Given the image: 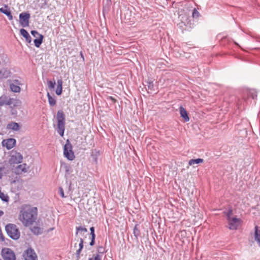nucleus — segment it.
<instances>
[{
  "mask_svg": "<svg viewBox=\"0 0 260 260\" xmlns=\"http://www.w3.org/2000/svg\"><path fill=\"white\" fill-rule=\"evenodd\" d=\"M37 216V207H31L29 205H24L21 207L18 218L22 224L27 227L36 222Z\"/></svg>",
  "mask_w": 260,
  "mask_h": 260,
  "instance_id": "1",
  "label": "nucleus"
},
{
  "mask_svg": "<svg viewBox=\"0 0 260 260\" xmlns=\"http://www.w3.org/2000/svg\"><path fill=\"white\" fill-rule=\"evenodd\" d=\"M56 118L57 120V132L61 137L63 136L65 129V115L61 110L57 111Z\"/></svg>",
  "mask_w": 260,
  "mask_h": 260,
  "instance_id": "2",
  "label": "nucleus"
},
{
  "mask_svg": "<svg viewBox=\"0 0 260 260\" xmlns=\"http://www.w3.org/2000/svg\"><path fill=\"white\" fill-rule=\"evenodd\" d=\"M8 235L12 239L18 240L20 236V233L17 225L13 223H9L5 226Z\"/></svg>",
  "mask_w": 260,
  "mask_h": 260,
  "instance_id": "3",
  "label": "nucleus"
},
{
  "mask_svg": "<svg viewBox=\"0 0 260 260\" xmlns=\"http://www.w3.org/2000/svg\"><path fill=\"white\" fill-rule=\"evenodd\" d=\"M63 155L69 160H73L75 158L73 151V147L69 140L66 141L63 147Z\"/></svg>",
  "mask_w": 260,
  "mask_h": 260,
  "instance_id": "4",
  "label": "nucleus"
},
{
  "mask_svg": "<svg viewBox=\"0 0 260 260\" xmlns=\"http://www.w3.org/2000/svg\"><path fill=\"white\" fill-rule=\"evenodd\" d=\"M23 160L22 155L17 151L13 150L10 153V158L9 162L10 165L18 164L22 162Z\"/></svg>",
  "mask_w": 260,
  "mask_h": 260,
  "instance_id": "5",
  "label": "nucleus"
},
{
  "mask_svg": "<svg viewBox=\"0 0 260 260\" xmlns=\"http://www.w3.org/2000/svg\"><path fill=\"white\" fill-rule=\"evenodd\" d=\"M23 180L19 176H16L15 179L11 182L12 188L14 191L21 190L23 187Z\"/></svg>",
  "mask_w": 260,
  "mask_h": 260,
  "instance_id": "6",
  "label": "nucleus"
},
{
  "mask_svg": "<svg viewBox=\"0 0 260 260\" xmlns=\"http://www.w3.org/2000/svg\"><path fill=\"white\" fill-rule=\"evenodd\" d=\"M2 256L4 260H16L15 253L11 249L9 248L2 249Z\"/></svg>",
  "mask_w": 260,
  "mask_h": 260,
  "instance_id": "7",
  "label": "nucleus"
},
{
  "mask_svg": "<svg viewBox=\"0 0 260 260\" xmlns=\"http://www.w3.org/2000/svg\"><path fill=\"white\" fill-rule=\"evenodd\" d=\"M23 256L24 257L25 260H38V257L36 252L31 247H29L27 249L23 254Z\"/></svg>",
  "mask_w": 260,
  "mask_h": 260,
  "instance_id": "8",
  "label": "nucleus"
},
{
  "mask_svg": "<svg viewBox=\"0 0 260 260\" xmlns=\"http://www.w3.org/2000/svg\"><path fill=\"white\" fill-rule=\"evenodd\" d=\"M30 14L28 13H21L19 14V22L23 27L28 26Z\"/></svg>",
  "mask_w": 260,
  "mask_h": 260,
  "instance_id": "9",
  "label": "nucleus"
},
{
  "mask_svg": "<svg viewBox=\"0 0 260 260\" xmlns=\"http://www.w3.org/2000/svg\"><path fill=\"white\" fill-rule=\"evenodd\" d=\"M241 220L236 217L228 220L229 229L231 230H236L241 223Z\"/></svg>",
  "mask_w": 260,
  "mask_h": 260,
  "instance_id": "10",
  "label": "nucleus"
},
{
  "mask_svg": "<svg viewBox=\"0 0 260 260\" xmlns=\"http://www.w3.org/2000/svg\"><path fill=\"white\" fill-rule=\"evenodd\" d=\"M16 143V140L14 138H9L3 140L2 141V145L6 147L8 150H10L13 148Z\"/></svg>",
  "mask_w": 260,
  "mask_h": 260,
  "instance_id": "11",
  "label": "nucleus"
},
{
  "mask_svg": "<svg viewBox=\"0 0 260 260\" xmlns=\"http://www.w3.org/2000/svg\"><path fill=\"white\" fill-rule=\"evenodd\" d=\"M21 103V102L19 100L16 98H11L9 96L6 105L9 106L11 108H13L20 106Z\"/></svg>",
  "mask_w": 260,
  "mask_h": 260,
  "instance_id": "12",
  "label": "nucleus"
},
{
  "mask_svg": "<svg viewBox=\"0 0 260 260\" xmlns=\"http://www.w3.org/2000/svg\"><path fill=\"white\" fill-rule=\"evenodd\" d=\"M28 168L29 167L27 166L26 164L19 165L17 167L15 168V173L17 175H20L22 174V173H26L28 171Z\"/></svg>",
  "mask_w": 260,
  "mask_h": 260,
  "instance_id": "13",
  "label": "nucleus"
},
{
  "mask_svg": "<svg viewBox=\"0 0 260 260\" xmlns=\"http://www.w3.org/2000/svg\"><path fill=\"white\" fill-rule=\"evenodd\" d=\"M180 27H182L183 25L191 28L192 27V23L191 19H190L187 16L182 17L181 22L179 23Z\"/></svg>",
  "mask_w": 260,
  "mask_h": 260,
  "instance_id": "14",
  "label": "nucleus"
},
{
  "mask_svg": "<svg viewBox=\"0 0 260 260\" xmlns=\"http://www.w3.org/2000/svg\"><path fill=\"white\" fill-rule=\"evenodd\" d=\"M6 128L8 130L17 132L20 130L21 126L16 122H11L7 125Z\"/></svg>",
  "mask_w": 260,
  "mask_h": 260,
  "instance_id": "15",
  "label": "nucleus"
},
{
  "mask_svg": "<svg viewBox=\"0 0 260 260\" xmlns=\"http://www.w3.org/2000/svg\"><path fill=\"white\" fill-rule=\"evenodd\" d=\"M0 12L5 14L10 20L13 19V16L8 5H5L4 7L1 8Z\"/></svg>",
  "mask_w": 260,
  "mask_h": 260,
  "instance_id": "16",
  "label": "nucleus"
},
{
  "mask_svg": "<svg viewBox=\"0 0 260 260\" xmlns=\"http://www.w3.org/2000/svg\"><path fill=\"white\" fill-rule=\"evenodd\" d=\"M179 111L180 116L183 119L184 121H188L189 120V117L185 109L182 106H181L179 107Z\"/></svg>",
  "mask_w": 260,
  "mask_h": 260,
  "instance_id": "17",
  "label": "nucleus"
},
{
  "mask_svg": "<svg viewBox=\"0 0 260 260\" xmlns=\"http://www.w3.org/2000/svg\"><path fill=\"white\" fill-rule=\"evenodd\" d=\"M79 249L76 251V256L77 258V260H78L80 257V254L83 248V244H84V240L82 238H80L79 240Z\"/></svg>",
  "mask_w": 260,
  "mask_h": 260,
  "instance_id": "18",
  "label": "nucleus"
},
{
  "mask_svg": "<svg viewBox=\"0 0 260 260\" xmlns=\"http://www.w3.org/2000/svg\"><path fill=\"white\" fill-rule=\"evenodd\" d=\"M254 239L260 246V229L257 225H255L254 227Z\"/></svg>",
  "mask_w": 260,
  "mask_h": 260,
  "instance_id": "19",
  "label": "nucleus"
},
{
  "mask_svg": "<svg viewBox=\"0 0 260 260\" xmlns=\"http://www.w3.org/2000/svg\"><path fill=\"white\" fill-rule=\"evenodd\" d=\"M21 35L25 38L26 41L28 43H30L31 41V38L28 32L24 28L20 29Z\"/></svg>",
  "mask_w": 260,
  "mask_h": 260,
  "instance_id": "20",
  "label": "nucleus"
},
{
  "mask_svg": "<svg viewBox=\"0 0 260 260\" xmlns=\"http://www.w3.org/2000/svg\"><path fill=\"white\" fill-rule=\"evenodd\" d=\"M111 5V0H106L105 2H103V11L104 13L105 12H108L110 10V7Z\"/></svg>",
  "mask_w": 260,
  "mask_h": 260,
  "instance_id": "21",
  "label": "nucleus"
},
{
  "mask_svg": "<svg viewBox=\"0 0 260 260\" xmlns=\"http://www.w3.org/2000/svg\"><path fill=\"white\" fill-rule=\"evenodd\" d=\"M57 87L56 89L55 92L56 94L58 95H59L62 93V81L61 79H59L57 80Z\"/></svg>",
  "mask_w": 260,
  "mask_h": 260,
  "instance_id": "22",
  "label": "nucleus"
},
{
  "mask_svg": "<svg viewBox=\"0 0 260 260\" xmlns=\"http://www.w3.org/2000/svg\"><path fill=\"white\" fill-rule=\"evenodd\" d=\"M100 155V151L96 150V149L93 150L91 151V156L93 160V161L95 162V164L98 163V157Z\"/></svg>",
  "mask_w": 260,
  "mask_h": 260,
  "instance_id": "23",
  "label": "nucleus"
},
{
  "mask_svg": "<svg viewBox=\"0 0 260 260\" xmlns=\"http://www.w3.org/2000/svg\"><path fill=\"white\" fill-rule=\"evenodd\" d=\"M87 232V230L85 227H83L82 226H79L76 227V236H77L79 233L82 234H84V233Z\"/></svg>",
  "mask_w": 260,
  "mask_h": 260,
  "instance_id": "24",
  "label": "nucleus"
},
{
  "mask_svg": "<svg viewBox=\"0 0 260 260\" xmlns=\"http://www.w3.org/2000/svg\"><path fill=\"white\" fill-rule=\"evenodd\" d=\"M44 36L43 35H40V37L34 40V42L35 46L36 47H39L43 42Z\"/></svg>",
  "mask_w": 260,
  "mask_h": 260,
  "instance_id": "25",
  "label": "nucleus"
},
{
  "mask_svg": "<svg viewBox=\"0 0 260 260\" xmlns=\"http://www.w3.org/2000/svg\"><path fill=\"white\" fill-rule=\"evenodd\" d=\"M10 86L11 90L14 92H19L20 91V87L19 86L14 83H11Z\"/></svg>",
  "mask_w": 260,
  "mask_h": 260,
  "instance_id": "26",
  "label": "nucleus"
},
{
  "mask_svg": "<svg viewBox=\"0 0 260 260\" xmlns=\"http://www.w3.org/2000/svg\"><path fill=\"white\" fill-rule=\"evenodd\" d=\"M9 96L3 95L0 97V106L6 105V103L8 102Z\"/></svg>",
  "mask_w": 260,
  "mask_h": 260,
  "instance_id": "27",
  "label": "nucleus"
},
{
  "mask_svg": "<svg viewBox=\"0 0 260 260\" xmlns=\"http://www.w3.org/2000/svg\"><path fill=\"white\" fill-rule=\"evenodd\" d=\"M203 161L204 160L202 158L191 159L189 160L188 164L190 166H191L194 164L202 163L203 162Z\"/></svg>",
  "mask_w": 260,
  "mask_h": 260,
  "instance_id": "28",
  "label": "nucleus"
},
{
  "mask_svg": "<svg viewBox=\"0 0 260 260\" xmlns=\"http://www.w3.org/2000/svg\"><path fill=\"white\" fill-rule=\"evenodd\" d=\"M33 234L36 235H40L42 233V229L38 226H34L31 229Z\"/></svg>",
  "mask_w": 260,
  "mask_h": 260,
  "instance_id": "29",
  "label": "nucleus"
},
{
  "mask_svg": "<svg viewBox=\"0 0 260 260\" xmlns=\"http://www.w3.org/2000/svg\"><path fill=\"white\" fill-rule=\"evenodd\" d=\"M147 86L148 87V89L151 91H154V85L153 84V81L151 79H148L146 82Z\"/></svg>",
  "mask_w": 260,
  "mask_h": 260,
  "instance_id": "30",
  "label": "nucleus"
},
{
  "mask_svg": "<svg viewBox=\"0 0 260 260\" xmlns=\"http://www.w3.org/2000/svg\"><path fill=\"white\" fill-rule=\"evenodd\" d=\"M47 97L48 99V102L51 106H54L56 104V100L52 97L49 93H47Z\"/></svg>",
  "mask_w": 260,
  "mask_h": 260,
  "instance_id": "31",
  "label": "nucleus"
},
{
  "mask_svg": "<svg viewBox=\"0 0 260 260\" xmlns=\"http://www.w3.org/2000/svg\"><path fill=\"white\" fill-rule=\"evenodd\" d=\"M138 224H136L133 230V234L136 239H138L140 235V231L138 228Z\"/></svg>",
  "mask_w": 260,
  "mask_h": 260,
  "instance_id": "32",
  "label": "nucleus"
},
{
  "mask_svg": "<svg viewBox=\"0 0 260 260\" xmlns=\"http://www.w3.org/2000/svg\"><path fill=\"white\" fill-rule=\"evenodd\" d=\"M8 77V73L7 71L0 70V79L6 78Z\"/></svg>",
  "mask_w": 260,
  "mask_h": 260,
  "instance_id": "33",
  "label": "nucleus"
},
{
  "mask_svg": "<svg viewBox=\"0 0 260 260\" xmlns=\"http://www.w3.org/2000/svg\"><path fill=\"white\" fill-rule=\"evenodd\" d=\"M200 16V13L198 11V10L194 8L193 10L192 13V17L193 18H198Z\"/></svg>",
  "mask_w": 260,
  "mask_h": 260,
  "instance_id": "34",
  "label": "nucleus"
},
{
  "mask_svg": "<svg viewBox=\"0 0 260 260\" xmlns=\"http://www.w3.org/2000/svg\"><path fill=\"white\" fill-rule=\"evenodd\" d=\"M102 256L99 254H94L88 260H101Z\"/></svg>",
  "mask_w": 260,
  "mask_h": 260,
  "instance_id": "35",
  "label": "nucleus"
},
{
  "mask_svg": "<svg viewBox=\"0 0 260 260\" xmlns=\"http://www.w3.org/2000/svg\"><path fill=\"white\" fill-rule=\"evenodd\" d=\"M249 96L252 99H255L257 97V92L254 90H251L249 92Z\"/></svg>",
  "mask_w": 260,
  "mask_h": 260,
  "instance_id": "36",
  "label": "nucleus"
},
{
  "mask_svg": "<svg viewBox=\"0 0 260 260\" xmlns=\"http://www.w3.org/2000/svg\"><path fill=\"white\" fill-rule=\"evenodd\" d=\"M106 252L105 248L102 246H99L98 247V253L96 254H103Z\"/></svg>",
  "mask_w": 260,
  "mask_h": 260,
  "instance_id": "37",
  "label": "nucleus"
},
{
  "mask_svg": "<svg viewBox=\"0 0 260 260\" xmlns=\"http://www.w3.org/2000/svg\"><path fill=\"white\" fill-rule=\"evenodd\" d=\"M48 87L50 89L54 88L55 87V81H49L48 82Z\"/></svg>",
  "mask_w": 260,
  "mask_h": 260,
  "instance_id": "38",
  "label": "nucleus"
},
{
  "mask_svg": "<svg viewBox=\"0 0 260 260\" xmlns=\"http://www.w3.org/2000/svg\"><path fill=\"white\" fill-rule=\"evenodd\" d=\"M233 213V210L232 209H230L228 210L227 212L226 213V215L227 216V220H229L232 218H231V216Z\"/></svg>",
  "mask_w": 260,
  "mask_h": 260,
  "instance_id": "39",
  "label": "nucleus"
},
{
  "mask_svg": "<svg viewBox=\"0 0 260 260\" xmlns=\"http://www.w3.org/2000/svg\"><path fill=\"white\" fill-rule=\"evenodd\" d=\"M30 33L33 37H36L37 38L40 37V35H42L41 34L39 33L37 30H31Z\"/></svg>",
  "mask_w": 260,
  "mask_h": 260,
  "instance_id": "40",
  "label": "nucleus"
},
{
  "mask_svg": "<svg viewBox=\"0 0 260 260\" xmlns=\"http://www.w3.org/2000/svg\"><path fill=\"white\" fill-rule=\"evenodd\" d=\"M5 168L4 166L0 165V179H1L5 173Z\"/></svg>",
  "mask_w": 260,
  "mask_h": 260,
  "instance_id": "41",
  "label": "nucleus"
},
{
  "mask_svg": "<svg viewBox=\"0 0 260 260\" xmlns=\"http://www.w3.org/2000/svg\"><path fill=\"white\" fill-rule=\"evenodd\" d=\"M90 235L92 238H95L96 236L94 233V228L92 226L90 228Z\"/></svg>",
  "mask_w": 260,
  "mask_h": 260,
  "instance_id": "42",
  "label": "nucleus"
},
{
  "mask_svg": "<svg viewBox=\"0 0 260 260\" xmlns=\"http://www.w3.org/2000/svg\"><path fill=\"white\" fill-rule=\"evenodd\" d=\"M59 194L62 198H65L63 189L61 187H59L58 189Z\"/></svg>",
  "mask_w": 260,
  "mask_h": 260,
  "instance_id": "43",
  "label": "nucleus"
},
{
  "mask_svg": "<svg viewBox=\"0 0 260 260\" xmlns=\"http://www.w3.org/2000/svg\"><path fill=\"white\" fill-rule=\"evenodd\" d=\"M108 100L111 101L113 103H115L117 100L113 96H109L107 98Z\"/></svg>",
  "mask_w": 260,
  "mask_h": 260,
  "instance_id": "44",
  "label": "nucleus"
},
{
  "mask_svg": "<svg viewBox=\"0 0 260 260\" xmlns=\"http://www.w3.org/2000/svg\"><path fill=\"white\" fill-rule=\"evenodd\" d=\"M95 238H92L91 237V241L89 243V245L90 246H93L95 244Z\"/></svg>",
  "mask_w": 260,
  "mask_h": 260,
  "instance_id": "45",
  "label": "nucleus"
},
{
  "mask_svg": "<svg viewBox=\"0 0 260 260\" xmlns=\"http://www.w3.org/2000/svg\"><path fill=\"white\" fill-rule=\"evenodd\" d=\"M12 83H14L16 85H17L18 86H19L21 84V83H20V81H19L18 80H14Z\"/></svg>",
  "mask_w": 260,
  "mask_h": 260,
  "instance_id": "46",
  "label": "nucleus"
},
{
  "mask_svg": "<svg viewBox=\"0 0 260 260\" xmlns=\"http://www.w3.org/2000/svg\"><path fill=\"white\" fill-rule=\"evenodd\" d=\"M70 170V167L69 166H65V171L66 172H69Z\"/></svg>",
  "mask_w": 260,
  "mask_h": 260,
  "instance_id": "47",
  "label": "nucleus"
},
{
  "mask_svg": "<svg viewBox=\"0 0 260 260\" xmlns=\"http://www.w3.org/2000/svg\"><path fill=\"white\" fill-rule=\"evenodd\" d=\"M4 214V212L2 210H0V216H2Z\"/></svg>",
  "mask_w": 260,
  "mask_h": 260,
  "instance_id": "48",
  "label": "nucleus"
},
{
  "mask_svg": "<svg viewBox=\"0 0 260 260\" xmlns=\"http://www.w3.org/2000/svg\"><path fill=\"white\" fill-rule=\"evenodd\" d=\"M80 54H81V57H82L83 58V59H84V56H83V54H82V52H80Z\"/></svg>",
  "mask_w": 260,
  "mask_h": 260,
  "instance_id": "49",
  "label": "nucleus"
},
{
  "mask_svg": "<svg viewBox=\"0 0 260 260\" xmlns=\"http://www.w3.org/2000/svg\"><path fill=\"white\" fill-rule=\"evenodd\" d=\"M235 43V44H236V45H238V44H237V43Z\"/></svg>",
  "mask_w": 260,
  "mask_h": 260,
  "instance_id": "50",
  "label": "nucleus"
},
{
  "mask_svg": "<svg viewBox=\"0 0 260 260\" xmlns=\"http://www.w3.org/2000/svg\"><path fill=\"white\" fill-rule=\"evenodd\" d=\"M0 260H2V259L0 258Z\"/></svg>",
  "mask_w": 260,
  "mask_h": 260,
  "instance_id": "51",
  "label": "nucleus"
}]
</instances>
